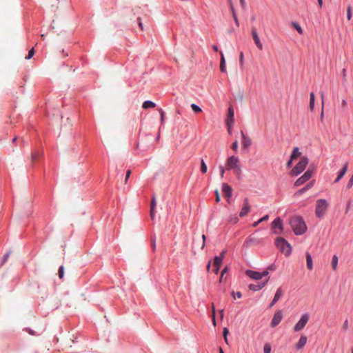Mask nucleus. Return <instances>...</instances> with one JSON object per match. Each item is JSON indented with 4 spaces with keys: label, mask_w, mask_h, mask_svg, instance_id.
Returning a JSON list of instances; mask_svg holds the SVG:
<instances>
[{
    "label": "nucleus",
    "mask_w": 353,
    "mask_h": 353,
    "mask_svg": "<svg viewBox=\"0 0 353 353\" xmlns=\"http://www.w3.org/2000/svg\"><path fill=\"white\" fill-rule=\"evenodd\" d=\"M279 301L278 299H276V298H274L272 299V302L274 303V304H276L277 302Z\"/></svg>",
    "instance_id": "obj_63"
},
{
    "label": "nucleus",
    "mask_w": 353,
    "mask_h": 353,
    "mask_svg": "<svg viewBox=\"0 0 353 353\" xmlns=\"http://www.w3.org/2000/svg\"><path fill=\"white\" fill-rule=\"evenodd\" d=\"M219 170H220V172H221L220 173L221 177L223 178L224 176L225 169L223 166L220 165Z\"/></svg>",
    "instance_id": "obj_47"
},
{
    "label": "nucleus",
    "mask_w": 353,
    "mask_h": 353,
    "mask_svg": "<svg viewBox=\"0 0 353 353\" xmlns=\"http://www.w3.org/2000/svg\"><path fill=\"white\" fill-rule=\"evenodd\" d=\"M314 94L313 92H311L310 94V110H313L314 107Z\"/></svg>",
    "instance_id": "obj_27"
},
{
    "label": "nucleus",
    "mask_w": 353,
    "mask_h": 353,
    "mask_svg": "<svg viewBox=\"0 0 353 353\" xmlns=\"http://www.w3.org/2000/svg\"><path fill=\"white\" fill-rule=\"evenodd\" d=\"M34 48H32L31 50H30L29 52H28V54L27 57H26V59H31L33 56H34Z\"/></svg>",
    "instance_id": "obj_40"
},
{
    "label": "nucleus",
    "mask_w": 353,
    "mask_h": 353,
    "mask_svg": "<svg viewBox=\"0 0 353 353\" xmlns=\"http://www.w3.org/2000/svg\"><path fill=\"white\" fill-rule=\"evenodd\" d=\"M231 295L233 297L234 299H240L242 297V294L241 292H232L231 293Z\"/></svg>",
    "instance_id": "obj_35"
},
{
    "label": "nucleus",
    "mask_w": 353,
    "mask_h": 353,
    "mask_svg": "<svg viewBox=\"0 0 353 353\" xmlns=\"http://www.w3.org/2000/svg\"><path fill=\"white\" fill-rule=\"evenodd\" d=\"M137 20H138V22H139V26L141 28V29L142 30L143 29V25H142V22H141V18L139 17Z\"/></svg>",
    "instance_id": "obj_57"
},
{
    "label": "nucleus",
    "mask_w": 353,
    "mask_h": 353,
    "mask_svg": "<svg viewBox=\"0 0 353 353\" xmlns=\"http://www.w3.org/2000/svg\"><path fill=\"white\" fill-rule=\"evenodd\" d=\"M152 248L153 250H154L155 248H156V240H155V239H152Z\"/></svg>",
    "instance_id": "obj_50"
},
{
    "label": "nucleus",
    "mask_w": 353,
    "mask_h": 353,
    "mask_svg": "<svg viewBox=\"0 0 353 353\" xmlns=\"http://www.w3.org/2000/svg\"><path fill=\"white\" fill-rule=\"evenodd\" d=\"M241 134L242 137L243 145L244 148L248 149L252 145V139L249 137L245 135L243 131L241 132Z\"/></svg>",
    "instance_id": "obj_13"
},
{
    "label": "nucleus",
    "mask_w": 353,
    "mask_h": 353,
    "mask_svg": "<svg viewBox=\"0 0 353 353\" xmlns=\"http://www.w3.org/2000/svg\"><path fill=\"white\" fill-rule=\"evenodd\" d=\"M58 274H59V277L60 279H63V275H64V268L63 266H61L59 269V271H58Z\"/></svg>",
    "instance_id": "obj_37"
},
{
    "label": "nucleus",
    "mask_w": 353,
    "mask_h": 353,
    "mask_svg": "<svg viewBox=\"0 0 353 353\" xmlns=\"http://www.w3.org/2000/svg\"><path fill=\"white\" fill-rule=\"evenodd\" d=\"M8 257H9V254L8 253L5 254L4 256H3V262H2L1 264L4 263L8 260Z\"/></svg>",
    "instance_id": "obj_51"
},
{
    "label": "nucleus",
    "mask_w": 353,
    "mask_h": 353,
    "mask_svg": "<svg viewBox=\"0 0 353 353\" xmlns=\"http://www.w3.org/2000/svg\"><path fill=\"white\" fill-rule=\"evenodd\" d=\"M234 121V110L232 107H230L228 108V119H227V124L228 125V128H230V123H233Z\"/></svg>",
    "instance_id": "obj_18"
},
{
    "label": "nucleus",
    "mask_w": 353,
    "mask_h": 353,
    "mask_svg": "<svg viewBox=\"0 0 353 353\" xmlns=\"http://www.w3.org/2000/svg\"><path fill=\"white\" fill-rule=\"evenodd\" d=\"M338 265V256L336 255H334L332 259V267L333 270H336Z\"/></svg>",
    "instance_id": "obj_26"
},
{
    "label": "nucleus",
    "mask_w": 353,
    "mask_h": 353,
    "mask_svg": "<svg viewBox=\"0 0 353 353\" xmlns=\"http://www.w3.org/2000/svg\"><path fill=\"white\" fill-rule=\"evenodd\" d=\"M219 314L221 316V319H223V318H224V310L223 309H221V310H219Z\"/></svg>",
    "instance_id": "obj_53"
},
{
    "label": "nucleus",
    "mask_w": 353,
    "mask_h": 353,
    "mask_svg": "<svg viewBox=\"0 0 353 353\" xmlns=\"http://www.w3.org/2000/svg\"><path fill=\"white\" fill-rule=\"evenodd\" d=\"M290 225L296 235H301L307 230L306 224L300 216H295L290 219Z\"/></svg>",
    "instance_id": "obj_1"
},
{
    "label": "nucleus",
    "mask_w": 353,
    "mask_h": 353,
    "mask_svg": "<svg viewBox=\"0 0 353 353\" xmlns=\"http://www.w3.org/2000/svg\"><path fill=\"white\" fill-rule=\"evenodd\" d=\"M274 270V267L273 265H272L269 266L266 270L268 271V270Z\"/></svg>",
    "instance_id": "obj_61"
},
{
    "label": "nucleus",
    "mask_w": 353,
    "mask_h": 353,
    "mask_svg": "<svg viewBox=\"0 0 353 353\" xmlns=\"http://www.w3.org/2000/svg\"><path fill=\"white\" fill-rule=\"evenodd\" d=\"M131 173H132V172H131V170H128L127 171V172H126V175H125V181H124L125 183H127V181H128V179H129Z\"/></svg>",
    "instance_id": "obj_44"
},
{
    "label": "nucleus",
    "mask_w": 353,
    "mask_h": 353,
    "mask_svg": "<svg viewBox=\"0 0 353 353\" xmlns=\"http://www.w3.org/2000/svg\"><path fill=\"white\" fill-rule=\"evenodd\" d=\"M219 268H220V267H219V266L218 267L214 266V268H213L212 271L215 274H217L219 272Z\"/></svg>",
    "instance_id": "obj_54"
},
{
    "label": "nucleus",
    "mask_w": 353,
    "mask_h": 353,
    "mask_svg": "<svg viewBox=\"0 0 353 353\" xmlns=\"http://www.w3.org/2000/svg\"><path fill=\"white\" fill-rule=\"evenodd\" d=\"M275 245L286 256L291 254L292 247L285 239L277 237L275 240Z\"/></svg>",
    "instance_id": "obj_4"
},
{
    "label": "nucleus",
    "mask_w": 353,
    "mask_h": 353,
    "mask_svg": "<svg viewBox=\"0 0 353 353\" xmlns=\"http://www.w3.org/2000/svg\"><path fill=\"white\" fill-rule=\"evenodd\" d=\"M202 239H203V244H202V247L201 248L203 249L205 247V236L204 234L202 236Z\"/></svg>",
    "instance_id": "obj_55"
},
{
    "label": "nucleus",
    "mask_w": 353,
    "mask_h": 353,
    "mask_svg": "<svg viewBox=\"0 0 353 353\" xmlns=\"http://www.w3.org/2000/svg\"><path fill=\"white\" fill-rule=\"evenodd\" d=\"M225 251L223 250L221 252V253L220 254V256H219V257H221V260L223 261V258L225 257Z\"/></svg>",
    "instance_id": "obj_56"
},
{
    "label": "nucleus",
    "mask_w": 353,
    "mask_h": 353,
    "mask_svg": "<svg viewBox=\"0 0 353 353\" xmlns=\"http://www.w3.org/2000/svg\"><path fill=\"white\" fill-rule=\"evenodd\" d=\"M283 294V292L282 290V288H278L276 292L274 294V298H276V299H278L279 301L280 299L282 297Z\"/></svg>",
    "instance_id": "obj_31"
},
{
    "label": "nucleus",
    "mask_w": 353,
    "mask_h": 353,
    "mask_svg": "<svg viewBox=\"0 0 353 353\" xmlns=\"http://www.w3.org/2000/svg\"><path fill=\"white\" fill-rule=\"evenodd\" d=\"M252 36L253 38V40L254 41L255 45L259 50L263 49V45L260 41L259 37L256 32V30L255 28H252Z\"/></svg>",
    "instance_id": "obj_11"
},
{
    "label": "nucleus",
    "mask_w": 353,
    "mask_h": 353,
    "mask_svg": "<svg viewBox=\"0 0 353 353\" xmlns=\"http://www.w3.org/2000/svg\"><path fill=\"white\" fill-rule=\"evenodd\" d=\"M210 316L212 319V324L214 327L216 326V309L214 304H212V311L210 313Z\"/></svg>",
    "instance_id": "obj_20"
},
{
    "label": "nucleus",
    "mask_w": 353,
    "mask_h": 353,
    "mask_svg": "<svg viewBox=\"0 0 353 353\" xmlns=\"http://www.w3.org/2000/svg\"><path fill=\"white\" fill-rule=\"evenodd\" d=\"M275 304H274L272 301L270 303L269 305L268 306V309L272 308Z\"/></svg>",
    "instance_id": "obj_62"
},
{
    "label": "nucleus",
    "mask_w": 353,
    "mask_h": 353,
    "mask_svg": "<svg viewBox=\"0 0 353 353\" xmlns=\"http://www.w3.org/2000/svg\"><path fill=\"white\" fill-rule=\"evenodd\" d=\"M347 170V163H345L343 168L341 170L339 174H338V176L335 179L334 182L338 183L345 174Z\"/></svg>",
    "instance_id": "obj_16"
},
{
    "label": "nucleus",
    "mask_w": 353,
    "mask_h": 353,
    "mask_svg": "<svg viewBox=\"0 0 353 353\" xmlns=\"http://www.w3.org/2000/svg\"><path fill=\"white\" fill-rule=\"evenodd\" d=\"M347 18L349 21L352 19V7L350 6L347 9Z\"/></svg>",
    "instance_id": "obj_39"
},
{
    "label": "nucleus",
    "mask_w": 353,
    "mask_h": 353,
    "mask_svg": "<svg viewBox=\"0 0 353 353\" xmlns=\"http://www.w3.org/2000/svg\"><path fill=\"white\" fill-rule=\"evenodd\" d=\"M245 274L248 277H250V279H254V280L259 281V280L263 279V282H262L263 285H265L269 279V277H268L269 272L268 270H265L262 272H259L248 270L245 272Z\"/></svg>",
    "instance_id": "obj_2"
},
{
    "label": "nucleus",
    "mask_w": 353,
    "mask_h": 353,
    "mask_svg": "<svg viewBox=\"0 0 353 353\" xmlns=\"http://www.w3.org/2000/svg\"><path fill=\"white\" fill-rule=\"evenodd\" d=\"M308 158L307 157H302L299 163L291 170V174L297 176L301 174L306 168L308 164Z\"/></svg>",
    "instance_id": "obj_6"
},
{
    "label": "nucleus",
    "mask_w": 353,
    "mask_h": 353,
    "mask_svg": "<svg viewBox=\"0 0 353 353\" xmlns=\"http://www.w3.org/2000/svg\"><path fill=\"white\" fill-rule=\"evenodd\" d=\"M28 331H29V333L31 334V335H34V331L33 330H32L31 328L28 327Z\"/></svg>",
    "instance_id": "obj_60"
},
{
    "label": "nucleus",
    "mask_w": 353,
    "mask_h": 353,
    "mask_svg": "<svg viewBox=\"0 0 353 353\" xmlns=\"http://www.w3.org/2000/svg\"><path fill=\"white\" fill-rule=\"evenodd\" d=\"M268 219H269L268 215H265V216H263L262 218H261L257 221L254 222L252 225H253V227L255 228V227L258 226V225L259 223H261V222L265 221H268Z\"/></svg>",
    "instance_id": "obj_33"
},
{
    "label": "nucleus",
    "mask_w": 353,
    "mask_h": 353,
    "mask_svg": "<svg viewBox=\"0 0 353 353\" xmlns=\"http://www.w3.org/2000/svg\"><path fill=\"white\" fill-rule=\"evenodd\" d=\"M321 101H322V108H321V115H320V119L321 121L323 120V117H324V112H323V107H324V93L323 92H321Z\"/></svg>",
    "instance_id": "obj_29"
},
{
    "label": "nucleus",
    "mask_w": 353,
    "mask_h": 353,
    "mask_svg": "<svg viewBox=\"0 0 353 353\" xmlns=\"http://www.w3.org/2000/svg\"><path fill=\"white\" fill-rule=\"evenodd\" d=\"M250 210V205H249V200L248 198H245L243 201V205L241 210L239 213L240 217H243L246 216Z\"/></svg>",
    "instance_id": "obj_10"
},
{
    "label": "nucleus",
    "mask_w": 353,
    "mask_h": 353,
    "mask_svg": "<svg viewBox=\"0 0 353 353\" xmlns=\"http://www.w3.org/2000/svg\"><path fill=\"white\" fill-rule=\"evenodd\" d=\"M272 226L273 228H279V230H283V223L281 219L279 217L275 219L272 223Z\"/></svg>",
    "instance_id": "obj_15"
},
{
    "label": "nucleus",
    "mask_w": 353,
    "mask_h": 353,
    "mask_svg": "<svg viewBox=\"0 0 353 353\" xmlns=\"http://www.w3.org/2000/svg\"><path fill=\"white\" fill-rule=\"evenodd\" d=\"M156 106V104L151 101H145L143 102L142 107L144 109H148L150 108H154Z\"/></svg>",
    "instance_id": "obj_25"
},
{
    "label": "nucleus",
    "mask_w": 353,
    "mask_h": 353,
    "mask_svg": "<svg viewBox=\"0 0 353 353\" xmlns=\"http://www.w3.org/2000/svg\"><path fill=\"white\" fill-rule=\"evenodd\" d=\"M306 263L307 268L309 270H312L313 269V261L311 254L309 252H306Z\"/></svg>",
    "instance_id": "obj_17"
},
{
    "label": "nucleus",
    "mask_w": 353,
    "mask_h": 353,
    "mask_svg": "<svg viewBox=\"0 0 353 353\" xmlns=\"http://www.w3.org/2000/svg\"><path fill=\"white\" fill-rule=\"evenodd\" d=\"M229 334H230V330H229L228 327H224L223 328V336L224 339V341L226 344L229 343L228 338Z\"/></svg>",
    "instance_id": "obj_23"
},
{
    "label": "nucleus",
    "mask_w": 353,
    "mask_h": 353,
    "mask_svg": "<svg viewBox=\"0 0 353 353\" xmlns=\"http://www.w3.org/2000/svg\"><path fill=\"white\" fill-rule=\"evenodd\" d=\"M279 301L278 299H276V298H274L272 299V302L274 303V304H276L277 302Z\"/></svg>",
    "instance_id": "obj_64"
},
{
    "label": "nucleus",
    "mask_w": 353,
    "mask_h": 353,
    "mask_svg": "<svg viewBox=\"0 0 353 353\" xmlns=\"http://www.w3.org/2000/svg\"><path fill=\"white\" fill-rule=\"evenodd\" d=\"M293 27L296 30L299 34H303V30L301 27L296 22L292 23Z\"/></svg>",
    "instance_id": "obj_36"
},
{
    "label": "nucleus",
    "mask_w": 353,
    "mask_h": 353,
    "mask_svg": "<svg viewBox=\"0 0 353 353\" xmlns=\"http://www.w3.org/2000/svg\"><path fill=\"white\" fill-rule=\"evenodd\" d=\"M272 345L269 343H265L263 345V353H271Z\"/></svg>",
    "instance_id": "obj_28"
},
{
    "label": "nucleus",
    "mask_w": 353,
    "mask_h": 353,
    "mask_svg": "<svg viewBox=\"0 0 353 353\" xmlns=\"http://www.w3.org/2000/svg\"><path fill=\"white\" fill-rule=\"evenodd\" d=\"M283 317V311L281 310H276L270 321V326L273 328L276 327L281 322Z\"/></svg>",
    "instance_id": "obj_9"
},
{
    "label": "nucleus",
    "mask_w": 353,
    "mask_h": 353,
    "mask_svg": "<svg viewBox=\"0 0 353 353\" xmlns=\"http://www.w3.org/2000/svg\"><path fill=\"white\" fill-rule=\"evenodd\" d=\"M157 203L155 197L153 196L151 201V206H150V216L153 219L154 216V210L156 207Z\"/></svg>",
    "instance_id": "obj_22"
},
{
    "label": "nucleus",
    "mask_w": 353,
    "mask_h": 353,
    "mask_svg": "<svg viewBox=\"0 0 353 353\" xmlns=\"http://www.w3.org/2000/svg\"><path fill=\"white\" fill-rule=\"evenodd\" d=\"M309 320L310 314L307 312L303 314L299 320L294 325L293 330L296 332L302 330L305 327Z\"/></svg>",
    "instance_id": "obj_7"
},
{
    "label": "nucleus",
    "mask_w": 353,
    "mask_h": 353,
    "mask_svg": "<svg viewBox=\"0 0 353 353\" xmlns=\"http://www.w3.org/2000/svg\"><path fill=\"white\" fill-rule=\"evenodd\" d=\"M226 169L233 170L235 173L241 174V169L239 165V158L234 156L230 157L226 162Z\"/></svg>",
    "instance_id": "obj_5"
},
{
    "label": "nucleus",
    "mask_w": 353,
    "mask_h": 353,
    "mask_svg": "<svg viewBox=\"0 0 353 353\" xmlns=\"http://www.w3.org/2000/svg\"><path fill=\"white\" fill-rule=\"evenodd\" d=\"M292 161L293 160H291V159L288 161V162L287 163V166L288 168L291 167L292 166Z\"/></svg>",
    "instance_id": "obj_59"
},
{
    "label": "nucleus",
    "mask_w": 353,
    "mask_h": 353,
    "mask_svg": "<svg viewBox=\"0 0 353 353\" xmlns=\"http://www.w3.org/2000/svg\"><path fill=\"white\" fill-rule=\"evenodd\" d=\"M314 185V181L310 182L308 184H307L303 188L299 190L297 192H296V194L297 195H300V194H302L303 193H304L305 192H306L307 190H310Z\"/></svg>",
    "instance_id": "obj_21"
},
{
    "label": "nucleus",
    "mask_w": 353,
    "mask_h": 353,
    "mask_svg": "<svg viewBox=\"0 0 353 353\" xmlns=\"http://www.w3.org/2000/svg\"><path fill=\"white\" fill-rule=\"evenodd\" d=\"M312 174L313 170L310 169L307 170L301 177H299L295 181L294 185L298 187L303 185L312 177Z\"/></svg>",
    "instance_id": "obj_8"
},
{
    "label": "nucleus",
    "mask_w": 353,
    "mask_h": 353,
    "mask_svg": "<svg viewBox=\"0 0 353 353\" xmlns=\"http://www.w3.org/2000/svg\"><path fill=\"white\" fill-rule=\"evenodd\" d=\"M238 221H239L238 218L236 216H234L233 217H231L230 219L229 222L232 223H236L238 222Z\"/></svg>",
    "instance_id": "obj_43"
},
{
    "label": "nucleus",
    "mask_w": 353,
    "mask_h": 353,
    "mask_svg": "<svg viewBox=\"0 0 353 353\" xmlns=\"http://www.w3.org/2000/svg\"><path fill=\"white\" fill-rule=\"evenodd\" d=\"M216 201L219 202L220 201V195L219 194V192L216 191Z\"/></svg>",
    "instance_id": "obj_52"
},
{
    "label": "nucleus",
    "mask_w": 353,
    "mask_h": 353,
    "mask_svg": "<svg viewBox=\"0 0 353 353\" xmlns=\"http://www.w3.org/2000/svg\"><path fill=\"white\" fill-rule=\"evenodd\" d=\"M226 271H227V269H226V268H225L224 270H222V272H221V278H220V281H221L222 278H223V274H224V273H225V272H226Z\"/></svg>",
    "instance_id": "obj_58"
},
{
    "label": "nucleus",
    "mask_w": 353,
    "mask_h": 353,
    "mask_svg": "<svg viewBox=\"0 0 353 353\" xmlns=\"http://www.w3.org/2000/svg\"><path fill=\"white\" fill-rule=\"evenodd\" d=\"M222 191L224 196L230 199L232 196V188L227 183H223Z\"/></svg>",
    "instance_id": "obj_14"
},
{
    "label": "nucleus",
    "mask_w": 353,
    "mask_h": 353,
    "mask_svg": "<svg viewBox=\"0 0 353 353\" xmlns=\"http://www.w3.org/2000/svg\"><path fill=\"white\" fill-rule=\"evenodd\" d=\"M329 206L328 202L325 199H318L316 203L315 214L317 218L322 219Z\"/></svg>",
    "instance_id": "obj_3"
},
{
    "label": "nucleus",
    "mask_w": 353,
    "mask_h": 353,
    "mask_svg": "<svg viewBox=\"0 0 353 353\" xmlns=\"http://www.w3.org/2000/svg\"><path fill=\"white\" fill-rule=\"evenodd\" d=\"M221 61H220V70L222 72H226L225 60L222 52H220Z\"/></svg>",
    "instance_id": "obj_19"
},
{
    "label": "nucleus",
    "mask_w": 353,
    "mask_h": 353,
    "mask_svg": "<svg viewBox=\"0 0 353 353\" xmlns=\"http://www.w3.org/2000/svg\"><path fill=\"white\" fill-rule=\"evenodd\" d=\"M232 148L234 150V151H236L237 150V148H238V141L236 140L232 145Z\"/></svg>",
    "instance_id": "obj_45"
},
{
    "label": "nucleus",
    "mask_w": 353,
    "mask_h": 353,
    "mask_svg": "<svg viewBox=\"0 0 353 353\" xmlns=\"http://www.w3.org/2000/svg\"><path fill=\"white\" fill-rule=\"evenodd\" d=\"M352 185H353V175L351 176V178L350 179V180L347 184V188L350 189L352 188Z\"/></svg>",
    "instance_id": "obj_41"
},
{
    "label": "nucleus",
    "mask_w": 353,
    "mask_h": 353,
    "mask_svg": "<svg viewBox=\"0 0 353 353\" xmlns=\"http://www.w3.org/2000/svg\"><path fill=\"white\" fill-rule=\"evenodd\" d=\"M201 171L202 173L205 174L208 171V167L203 159L201 161Z\"/></svg>",
    "instance_id": "obj_32"
},
{
    "label": "nucleus",
    "mask_w": 353,
    "mask_h": 353,
    "mask_svg": "<svg viewBox=\"0 0 353 353\" xmlns=\"http://www.w3.org/2000/svg\"><path fill=\"white\" fill-rule=\"evenodd\" d=\"M307 341V337L305 335H301L298 341V342L295 344V347L296 350H299L304 347Z\"/></svg>",
    "instance_id": "obj_12"
},
{
    "label": "nucleus",
    "mask_w": 353,
    "mask_h": 353,
    "mask_svg": "<svg viewBox=\"0 0 353 353\" xmlns=\"http://www.w3.org/2000/svg\"><path fill=\"white\" fill-rule=\"evenodd\" d=\"M222 263L221 257H219L218 256H216L214 259V263L213 265L216 267H220Z\"/></svg>",
    "instance_id": "obj_30"
},
{
    "label": "nucleus",
    "mask_w": 353,
    "mask_h": 353,
    "mask_svg": "<svg viewBox=\"0 0 353 353\" xmlns=\"http://www.w3.org/2000/svg\"><path fill=\"white\" fill-rule=\"evenodd\" d=\"M301 155V152H299V148L296 147L293 149L292 153L291 154V160L296 159L298 157Z\"/></svg>",
    "instance_id": "obj_24"
},
{
    "label": "nucleus",
    "mask_w": 353,
    "mask_h": 353,
    "mask_svg": "<svg viewBox=\"0 0 353 353\" xmlns=\"http://www.w3.org/2000/svg\"><path fill=\"white\" fill-rule=\"evenodd\" d=\"M160 114H161V121L163 123L164 121V112L162 109L159 110Z\"/></svg>",
    "instance_id": "obj_46"
},
{
    "label": "nucleus",
    "mask_w": 353,
    "mask_h": 353,
    "mask_svg": "<svg viewBox=\"0 0 353 353\" xmlns=\"http://www.w3.org/2000/svg\"><path fill=\"white\" fill-rule=\"evenodd\" d=\"M191 108L195 113H199L202 111L201 108L194 103L191 105Z\"/></svg>",
    "instance_id": "obj_34"
},
{
    "label": "nucleus",
    "mask_w": 353,
    "mask_h": 353,
    "mask_svg": "<svg viewBox=\"0 0 353 353\" xmlns=\"http://www.w3.org/2000/svg\"><path fill=\"white\" fill-rule=\"evenodd\" d=\"M347 327H348V321H347V319H346L345 321V322L343 323V329L344 330H346L347 329Z\"/></svg>",
    "instance_id": "obj_49"
},
{
    "label": "nucleus",
    "mask_w": 353,
    "mask_h": 353,
    "mask_svg": "<svg viewBox=\"0 0 353 353\" xmlns=\"http://www.w3.org/2000/svg\"><path fill=\"white\" fill-rule=\"evenodd\" d=\"M239 63L241 67L243 66L244 64V54L243 52H241L239 54Z\"/></svg>",
    "instance_id": "obj_38"
},
{
    "label": "nucleus",
    "mask_w": 353,
    "mask_h": 353,
    "mask_svg": "<svg viewBox=\"0 0 353 353\" xmlns=\"http://www.w3.org/2000/svg\"><path fill=\"white\" fill-rule=\"evenodd\" d=\"M39 154L37 152L32 154V161H36L39 158Z\"/></svg>",
    "instance_id": "obj_42"
},
{
    "label": "nucleus",
    "mask_w": 353,
    "mask_h": 353,
    "mask_svg": "<svg viewBox=\"0 0 353 353\" xmlns=\"http://www.w3.org/2000/svg\"><path fill=\"white\" fill-rule=\"evenodd\" d=\"M347 101L345 99H343L341 101V107L343 109H345L347 107Z\"/></svg>",
    "instance_id": "obj_48"
}]
</instances>
